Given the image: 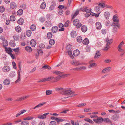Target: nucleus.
Wrapping results in <instances>:
<instances>
[{"instance_id":"f257e3e1","label":"nucleus","mask_w":125,"mask_h":125,"mask_svg":"<svg viewBox=\"0 0 125 125\" xmlns=\"http://www.w3.org/2000/svg\"><path fill=\"white\" fill-rule=\"evenodd\" d=\"M75 92L71 90L70 89H64V92L62 93V94L66 95H70L68 97H65L63 98V101H65L67 99L71 97L75 96L77 94H74Z\"/></svg>"},{"instance_id":"f03ea898","label":"nucleus","mask_w":125,"mask_h":125,"mask_svg":"<svg viewBox=\"0 0 125 125\" xmlns=\"http://www.w3.org/2000/svg\"><path fill=\"white\" fill-rule=\"evenodd\" d=\"M113 27L112 30V31L114 33H116L118 31V29L120 28V24L115 23H113Z\"/></svg>"},{"instance_id":"7ed1b4c3","label":"nucleus","mask_w":125,"mask_h":125,"mask_svg":"<svg viewBox=\"0 0 125 125\" xmlns=\"http://www.w3.org/2000/svg\"><path fill=\"white\" fill-rule=\"evenodd\" d=\"M71 63L72 65L75 66L82 65L86 64L85 63L80 62L79 61L76 60H73L71 62Z\"/></svg>"},{"instance_id":"20e7f679","label":"nucleus","mask_w":125,"mask_h":125,"mask_svg":"<svg viewBox=\"0 0 125 125\" xmlns=\"http://www.w3.org/2000/svg\"><path fill=\"white\" fill-rule=\"evenodd\" d=\"M73 25L76 26V28H79L82 25L79 22V20L77 19H75L73 21Z\"/></svg>"},{"instance_id":"39448f33","label":"nucleus","mask_w":125,"mask_h":125,"mask_svg":"<svg viewBox=\"0 0 125 125\" xmlns=\"http://www.w3.org/2000/svg\"><path fill=\"white\" fill-rule=\"evenodd\" d=\"M124 42L122 41L118 45L117 47V49L119 52H123L124 49L122 48V47L124 44Z\"/></svg>"},{"instance_id":"423d86ee","label":"nucleus","mask_w":125,"mask_h":125,"mask_svg":"<svg viewBox=\"0 0 125 125\" xmlns=\"http://www.w3.org/2000/svg\"><path fill=\"white\" fill-rule=\"evenodd\" d=\"M2 70L3 72L7 73L10 71V68L8 66L6 65L2 68Z\"/></svg>"},{"instance_id":"0eeeda50","label":"nucleus","mask_w":125,"mask_h":125,"mask_svg":"<svg viewBox=\"0 0 125 125\" xmlns=\"http://www.w3.org/2000/svg\"><path fill=\"white\" fill-rule=\"evenodd\" d=\"M93 121L96 123H99L103 121V118L102 117H98L96 119H94Z\"/></svg>"},{"instance_id":"6e6552de","label":"nucleus","mask_w":125,"mask_h":125,"mask_svg":"<svg viewBox=\"0 0 125 125\" xmlns=\"http://www.w3.org/2000/svg\"><path fill=\"white\" fill-rule=\"evenodd\" d=\"M112 20L114 22L117 23L119 22V20L118 19V17L116 15H114L113 16Z\"/></svg>"},{"instance_id":"1a4fd4ad","label":"nucleus","mask_w":125,"mask_h":125,"mask_svg":"<svg viewBox=\"0 0 125 125\" xmlns=\"http://www.w3.org/2000/svg\"><path fill=\"white\" fill-rule=\"evenodd\" d=\"M17 7L16 4L13 2H11L10 4V8L11 9H15Z\"/></svg>"},{"instance_id":"9d476101","label":"nucleus","mask_w":125,"mask_h":125,"mask_svg":"<svg viewBox=\"0 0 125 125\" xmlns=\"http://www.w3.org/2000/svg\"><path fill=\"white\" fill-rule=\"evenodd\" d=\"M110 15V13L108 11L104 12V16L105 18L106 19H109Z\"/></svg>"},{"instance_id":"9b49d317","label":"nucleus","mask_w":125,"mask_h":125,"mask_svg":"<svg viewBox=\"0 0 125 125\" xmlns=\"http://www.w3.org/2000/svg\"><path fill=\"white\" fill-rule=\"evenodd\" d=\"M49 114V113H47L43 115H39L38 118L40 119H43L46 118V116Z\"/></svg>"},{"instance_id":"f8f14e48","label":"nucleus","mask_w":125,"mask_h":125,"mask_svg":"<svg viewBox=\"0 0 125 125\" xmlns=\"http://www.w3.org/2000/svg\"><path fill=\"white\" fill-rule=\"evenodd\" d=\"M56 4L54 2H52V4L49 7V10L50 11H51L53 10L54 9Z\"/></svg>"},{"instance_id":"ddd939ff","label":"nucleus","mask_w":125,"mask_h":125,"mask_svg":"<svg viewBox=\"0 0 125 125\" xmlns=\"http://www.w3.org/2000/svg\"><path fill=\"white\" fill-rule=\"evenodd\" d=\"M21 81V74L20 72L19 71L18 73V75L17 76V80L15 81V83H19Z\"/></svg>"},{"instance_id":"4468645a","label":"nucleus","mask_w":125,"mask_h":125,"mask_svg":"<svg viewBox=\"0 0 125 125\" xmlns=\"http://www.w3.org/2000/svg\"><path fill=\"white\" fill-rule=\"evenodd\" d=\"M96 28L98 30H100L102 28V26L101 22H98L95 23Z\"/></svg>"},{"instance_id":"2eb2a0df","label":"nucleus","mask_w":125,"mask_h":125,"mask_svg":"<svg viewBox=\"0 0 125 125\" xmlns=\"http://www.w3.org/2000/svg\"><path fill=\"white\" fill-rule=\"evenodd\" d=\"M46 103V102H43L42 103H40L38 104L37 105H36L35 106L33 109H35L39 107H40L42 106L44 104Z\"/></svg>"},{"instance_id":"dca6fc26","label":"nucleus","mask_w":125,"mask_h":125,"mask_svg":"<svg viewBox=\"0 0 125 125\" xmlns=\"http://www.w3.org/2000/svg\"><path fill=\"white\" fill-rule=\"evenodd\" d=\"M58 27L60 28L59 30V31H63L64 30V28H63L64 25L62 23H59L58 25Z\"/></svg>"},{"instance_id":"f3484780","label":"nucleus","mask_w":125,"mask_h":125,"mask_svg":"<svg viewBox=\"0 0 125 125\" xmlns=\"http://www.w3.org/2000/svg\"><path fill=\"white\" fill-rule=\"evenodd\" d=\"M64 89L62 87L57 88L55 89V90L57 92H60L62 94V93L64 92Z\"/></svg>"},{"instance_id":"a211bd4d","label":"nucleus","mask_w":125,"mask_h":125,"mask_svg":"<svg viewBox=\"0 0 125 125\" xmlns=\"http://www.w3.org/2000/svg\"><path fill=\"white\" fill-rule=\"evenodd\" d=\"M16 75L15 72L14 71H11L10 73L9 77L10 78H13Z\"/></svg>"},{"instance_id":"6ab92c4d","label":"nucleus","mask_w":125,"mask_h":125,"mask_svg":"<svg viewBox=\"0 0 125 125\" xmlns=\"http://www.w3.org/2000/svg\"><path fill=\"white\" fill-rule=\"evenodd\" d=\"M58 30V27L56 26H53L52 29V31L53 33H56Z\"/></svg>"},{"instance_id":"aec40b11","label":"nucleus","mask_w":125,"mask_h":125,"mask_svg":"<svg viewBox=\"0 0 125 125\" xmlns=\"http://www.w3.org/2000/svg\"><path fill=\"white\" fill-rule=\"evenodd\" d=\"M3 83L4 85H7L10 84V81L9 79H6L4 81Z\"/></svg>"},{"instance_id":"412c9836","label":"nucleus","mask_w":125,"mask_h":125,"mask_svg":"<svg viewBox=\"0 0 125 125\" xmlns=\"http://www.w3.org/2000/svg\"><path fill=\"white\" fill-rule=\"evenodd\" d=\"M80 54L79 51L78 50H74L73 53V55L75 56H77L78 55Z\"/></svg>"},{"instance_id":"4be33fe9","label":"nucleus","mask_w":125,"mask_h":125,"mask_svg":"<svg viewBox=\"0 0 125 125\" xmlns=\"http://www.w3.org/2000/svg\"><path fill=\"white\" fill-rule=\"evenodd\" d=\"M36 42L34 39H32L31 41L30 44L32 47H34L36 44Z\"/></svg>"},{"instance_id":"5701e85b","label":"nucleus","mask_w":125,"mask_h":125,"mask_svg":"<svg viewBox=\"0 0 125 125\" xmlns=\"http://www.w3.org/2000/svg\"><path fill=\"white\" fill-rule=\"evenodd\" d=\"M112 69V68L110 67H108L105 68L103 69L102 71V73H105L106 71H110Z\"/></svg>"},{"instance_id":"b1692460","label":"nucleus","mask_w":125,"mask_h":125,"mask_svg":"<svg viewBox=\"0 0 125 125\" xmlns=\"http://www.w3.org/2000/svg\"><path fill=\"white\" fill-rule=\"evenodd\" d=\"M45 25L47 27H50L52 26V24L51 22L49 21H45Z\"/></svg>"},{"instance_id":"393cba45","label":"nucleus","mask_w":125,"mask_h":125,"mask_svg":"<svg viewBox=\"0 0 125 125\" xmlns=\"http://www.w3.org/2000/svg\"><path fill=\"white\" fill-rule=\"evenodd\" d=\"M79 12L78 10H76L74 14H72L71 17L72 19H74L78 14Z\"/></svg>"},{"instance_id":"a878e982","label":"nucleus","mask_w":125,"mask_h":125,"mask_svg":"<svg viewBox=\"0 0 125 125\" xmlns=\"http://www.w3.org/2000/svg\"><path fill=\"white\" fill-rule=\"evenodd\" d=\"M119 118V116L117 115H115L112 117V119L116 121Z\"/></svg>"},{"instance_id":"bb28decb","label":"nucleus","mask_w":125,"mask_h":125,"mask_svg":"<svg viewBox=\"0 0 125 125\" xmlns=\"http://www.w3.org/2000/svg\"><path fill=\"white\" fill-rule=\"evenodd\" d=\"M81 30L82 32H85L87 31V28L86 26L83 25L81 27Z\"/></svg>"},{"instance_id":"cd10ccee","label":"nucleus","mask_w":125,"mask_h":125,"mask_svg":"<svg viewBox=\"0 0 125 125\" xmlns=\"http://www.w3.org/2000/svg\"><path fill=\"white\" fill-rule=\"evenodd\" d=\"M71 37L72 38H74L76 36V31H72L71 33Z\"/></svg>"},{"instance_id":"c85d7f7f","label":"nucleus","mask_w":125,"mask_h":125,"mask_svg":"<svg viewBox=\"0 0 125 125\" xmlns=\"http://www.w3.org/2000/svg\"><path fill=\"white\" fill-rule=\"evenodd\" d=\"M23 13V11L22 9H20L18 10L17 12V15H18L20 16L22 15Z\"/></svg>"},{"instance_id":"c756f323","label":"nucleus","mask_w":125,"mask_h":125,"mask_svg":"<svg viewBox=\"0 0 125 125\" xmlns=\"http://www.w3.org/2000/svg\"><path fill=\"white\" fill-rule=\"evenodd\" d=\"M6 52L9 54L12 52V51L10 48H5Z\"/></svg>"},{"instance_id":"7c9ffc66","label":"nucleus","mask_w":125,"mask_h":125,"mask_svg":"<svg viewBox=\"0 0 125 125\" xmlns=\"http://www.w3.org/2000/svg\"><path fill=\"white\" fill-rule=\"evenodd\" d=\"M24 20L22 18H20L17 21L18 23L20 25H22L24 22Z\"/></svg>"},{"instance_id":"2f4dec72","label":"nucleus","mask_w":125,"mask_h":125,"mask_svg":"<svg viewBox=\"0 0 125 125\" xmlns=\"http://www.w3.org/2000/svg\"><path fill=\"white\" fill-rule=\"evenodd\" d=\"M106 42H107L106 44L110 45L113 42V39H111L109 40L108 38H107Z\"/></svg>"},{"instance_id":"473e14b6","label":"nucleus","mask_w":125,"mask_h":125,"mask_svg":"<svg viewBox=\"0 0 125 125\" xmlns=\"http://www.w3.org/2000/svg\"><path fill=\"white\" fill-rule=\"evenodd\" d=\"M103 121L105 123H112V122L111 120H110L109 118H104L103 119Z\"/></svg>"},{"instance_id":"72a5a7b5","label":"nucleus","mask_w":125,"mask_h":125,"mask_svg":"<svg viewBox=\"0 0 125 125\" xmlns=\"http://www.w3.org/2000/svg\"><path fill=\"white\" fill-rule=\"evenodd\" d=\"M43 68L49 70L51 69V67L48 65L46 64L43 66L42 68L41 69L42 70Z\"/></svg>"},{"instance_id":"f704fd0d","label":"nucleus","mask_w":125,"mask_h":125,"mask_svg":"<svg viewBox=\"0 0 125 125\" xmlns=\"http://www.w3.org/2000/svg\"><path fill=\"white\" fill-rule=\"evenodd\" d=\"M100 52L98 51H97L95 54L94 58L95 59H97L100 55Z\"/></svg>"},{"instance_id":"c9c22d12","label":"nucleus","mask_w":125,"mask_h":125,"mask_svg":"<svg viewBox=\"0 0 125 125\" xmlns=\"http://www.w3.org/2000/svg\"><path fill=\"white\" fill-rule=\"evenodd\" d=\"M89 65L88 66V68H90L92 67H93L96 65V64L95 63H92L91 62H90L89 63Z\"/></svg>"},{"instance_id":"e433bc0d","label":"nucleus","mask_w":125,"mask_h":125,"mask_svg":"<svg viewBox=\"0 0 125 125\" xmlns=\"http://www.w3.org/2000/svg\"><path fill=\"white\" fill-rule=\"evenodd\" d=\"M16 31L18 32H20L21 31V28L20 26H18L15 28Z\"/></svg>"},{"instance_id":"4c0bfd02","label":"nucleus","mask_w":125,"mask_h":125,"mask_svg":"<svg viewBox=\"0 0 125 125\" xmlns=\"http://www.w3.org/2000/svg\"><path fill=\"white\" fill-rule=\"evenodd\" d=\"M21 125H29V122L26 120L23 121L21 123Z\"/></svg>"},{"instance_id":"58836bf2","label":"nucleus","mask_w":125,"mask_h":125,"mask_svg":"<svg viewBox=\"0 0 125 125\" xmlns=\"http://www.w3.org/2000/svg\"><path fill=\"white\" fill-rule=\"evenodd\" d=\"M26 50L28 52H30L32 51V49L30 47L27 46L25 47Z\"/></svg>"},{"instance_id":"ea45409f","label":"nucleus","mask_w":125,"mask_h":125,"mask_svg":"<svg viewBox=\"0 0 125 125\" xmlns=\"http://www.w3.org/2000/svg\"><path fill=\"white\" fill-rule=\"evenodd\" d=\"M20 36L18 34H15L13 35V39L15 41L18 40Z\"/></svg>"},{"instance_id":"a19ab883","label":"nucleus","mask_w":125,"mask_h":125,"mask_svg":"<svg viewBox=\"0 0 125 125\" xmlns=\"http://www.w3.org/2000/svg\"><path fill=\"white\" fill-rule=\"evenodd\" d=\"M110 48V45L106 44L105 47L103 49V50L104 51H107Z\"/></svg>"},{"instance_id":"79ce46f5","label":"nucleus","mask_w":125,"mask_h":125,"mask_svg":"<svg viewBox=\"0 0 125 125\" xmlns=\"http://www.w3.org/2000/svg\"><path fill=\"white\" fill-rule=\"evenodd\" d=\"M3 47L5 48H6V46H8V43L6 40H4L3 41Z\"/></svg>"},{"instance_id":"37998d69","label":"nucleus","mask_w":125,"mask_h":125,"mask_svg":"<svg viewBox=\"0 0 125 125\" xmlns=\"http://www.w3.org/2000/svg\"><path fill=\"white\" fill-rule=\"evenodd\" d=\"M46 6V4L45 2H43L41 4L40 8L41 9H44Z\"/></svg>"},{"instance_id":"c03bdc74","label":"nucleus","mask_w":125,"mask_h":125,"mask_svg":"<svg viewBox=\"0 0 125 125\" xmlns=\"http://www.w3.org/2000/svg\"><path fill=\"white\" fill-rule=\"evenodd\" d=\"M53 73L54 74L59 75L62 73V72H61L57 70H54L53 71Z\"/></svg>"},{"instance_id":"a18cd8bd","label":"nucleus","mask_w":125,"mask_h":125,"mask_svg":"<svg viewBox=\"0 0 125 125\" xmlns=\"http://www.w3.org/2000/svg\"><path fill=\"white\" fill-rule=\"evenodd\" d=\"M34 117L32 116H28L27 117L24 118L23 120H30L32 119Z\"/></svg>"},{"instance_id":"49530a36","label":"nucleus","mask_w":125,"mask_h":125,"mask_svg":"<svg viewBox=\"0 0 125 125\" xmlns=\"http://www.w3.org/2000/svg\"><path fill=\"white\" fill-rule=\"evenodd\" d=\"M68 54L71 57V58L72 59H73L74 58V57L73 56L72 54V51L70 50H68Z\"/></svg>"},{"instance_id":"de8ad7c7","label":"nucleus","mask_w":125,"mask_h":125,"mask_svg":"<svg viewBox=\"0 0 125 125\" xmlns=\"http://www.w3.org/2000/svg\"><path fill=\"white\" fill-rule=\"evenodd\" d=\"M10 44L12 47H14L15 46V43L13 40L11 41L10 42Z\"/></svg>"},{"instance_id":"09e8293b","label":"nucleus","mask_w":125,"mask_h":125,"mask_svg":"<svg viewBox=\"0 0 125 125\" xmlns=\"http://www.w3.org/2000/svg\"><path fill=\"white\" fill-rule=\"evenodd\" d=\"M89 40L87 38H85L84 39L83 41V43L85 45H87L89 43Z\"/></svg>"},{"instance_id":"8fccbe9b","label":"nucleus","mask_w":125,"mask_h":125,"mask_svg":"<svg viewBox=\"0 0 125 125\" xmlns=\"http://www.w3.org/2000/svg\"><path fill=\"white\" fill-rule=\"evenodd\" d=\"M60 79V78L58 76L55 77L54 79V82H58Z\"/></svg>"},{"instance_id":"3c124183","label":"nucleus","mask_w":125,"mask_h":125,"mask_svg":"<svg viewBox=\"0 0 125 125\" xmlns=\"http://www.w3.org/2000/svg\"><path fill=\"white\" fill-rule=\"evenodd\" d=\"M84 121H86L90 123L93 124L94 123V122L92 120L88 118L84 119Z\"/></svg>"},{"instance_id":"603ef678","label":"nucleus","mask_w":125,"mask_h":125,"mask_svg":"<svg viewBox=\"0 0 125 125\" xmlns=\"http://www.w3.org/2000/svg\"><path fill=\"white\" fill-rule=\"evenodd\" d=\"M52 93V90H46V93L47 95H49L51 94Z\"/></svg>"},{"instance_id":"864d4df0","label":"nucleus","mask_w":125,"mask_h":125,"mask_svg":"<svg viewBox=\"0 0 125 125\" xmlns=\"http://www.w3.org/2000/svg\"><path fill=\"white\" fill-rule=\"evenodd\" d=\"M105 4L103 3H100L98 4V5L100 7L104 8L105 7Z\"/></svg>"},{"instance_id":"5fc2aeb1","label":"nucleus","mask_w":125,"mask_h":125,"mask_svg":"<svg viewBox=\"0 0 125 125\" xmlns=\"http://www.w3.org/2000/svg\"><path fill=\"white\" fill-rule=\"evenodd\" d=\"M55 43V41L53 39H50L49 41V44L50 45H52Z\"/></svg>"},{"instance_id":"6e6d98bb","label":"nucleus","mask_w":125,"mask_h":125,"mask_svg":"<svg viewBox=\"0 0 125 125\" xmlns=\"http://www.w3.org/2000/svg\"><path fill=\"white\" fill-rule=\"evenodd\" d=\"M31 30L32 31H35L36 28V26L35 25L32 24L30 27Z\"/></svg>"},{"instance_id":"4d7b16f0","label":"nucleus","mask_w":125,"mask_h":125,"mask_svg":"<svg viewBox=\"0 0 125 125\" xmlns=\"http://www.w3.org/2000/svg\"><path fill=\"white\" fill-rule=\"evenodd\" d=\"M26 33L27 36L30 37L31 35V31L30 30H28L26 31Z\"/></svg>"},{"instance_id":"13d9d810","label":"nucleus","mask_w":125,"mask_h":125,"mask_svg":"<svg viewBox=\"0 0 125 125\" xmlns=\"http://www.w3.org/2000/svg\"><path fill=\"white\" fill-rule=\"evenodd\" d=\"M37 51L39 54L42 55L43 53V52L41 49H37Z\"/></svg>"},{"instance_id":"bf43d9fd","label":"nucleus","mask_w":125,"mask_h":125,"mask_svg":"<svg viewBox=\"0 0 125 125\" xmlns=\"http://www.w3.org/2000/svg\"><path fill=\"white\" fill-rule=\"evenodd\" d=\"M52 33L51 32H49L48 33L47 36L48 39H50L52 38Z\"/></svg>"},{"instance_id":"052dcab7","label":"nucleus","mask_w":125,"mask_h":125,"mask_svg":"<svg viewBox=\"0 0 125 125\" xmlns=\"http://www.w3.org/2000/svg\"><path fill=\"white\" fill-rule=\"evenodd\" d=\"M77 41L79 42H82V37L81 36L78 37L77 38Z\"/></svg>"},{"instance_id":"680f3d73","label":"nucleus","mask_w":125,"mask_h":125,"mask_svg":"<svg viewBox=\"0 0 125 125\" xmlns=\"http://www.w3.org/2000/svg\"><path fill=\"white\" fill-rule=\"evenodd\" d=\"M111 24V22L109 21H107L105 22V25L107 26H110Z\"/></svg>"},{"instance_id":"e2e57ef3","label":"nucleus","mask_w":125,"mask_h":125,"mask_svg":"<svg viewBox=\"0 0 125 125\" xmlns=\"http://www.w3.org/2000/svg\"><path fill=\"white\" fill-rule=\"evenodd\" d=\"M5 10V8L2 6H1L0 7V12H3Z\"/></svg>"},{"instance_id":"0e129e2a","label":"nucleus","mask_w":125,"mask_h":125,"mask_svg":"<svg viewBox=\"0 0 125 125\" xmlns=\"http://www.w3.org/2000/svg\"><path fill=\"white\" fill-rule=\"evenodd\" d=\"M69 20L67 21L64 24V26L65 27H68L69 25Z\"/></svg>"},{"instance_id":"69168bd1","label":"nucleus","mask_w":125,"mask_h":125,"mask_svg":"<svg viewBox=\"0 0 125 125\" xmlns=\"http://www.w3.org/2000/svg\"><path fill=\"white\" fill-rule=\"evenodd\" d=\"M10 20L11 21H15V18L14 16H11L10 17Z\"/></svg>"},{"instance_id":"338daca9","label":"nucleus","mask_w":125,"mask_h":125,"mask_svg":"<svg viewBox=\"0 0 125 125\" xmlns=\"http://www.w3.org/2000/svg\"><path fill=\"white\" fill-rule=\"evenodd\" d=\"M94 10L95 11L97 12H100V9L99 7L98 6L95 7L94 8Z\"/></svg>"},{"instance_id":"774afa93","label":"nucleus","mask_w":125,"mask_h":125,"mask_svg":"<svg viewBox=\"0 0 125 125\" xmlns=\"http://www.w3.org/2000/svg\"><path fill=\"white\" fill-rule=\"evenodd\" d=\"M45 46L44 44H40L39 45V47L41 49H43L44 47Z\"/></svg>"}]
</instances>
